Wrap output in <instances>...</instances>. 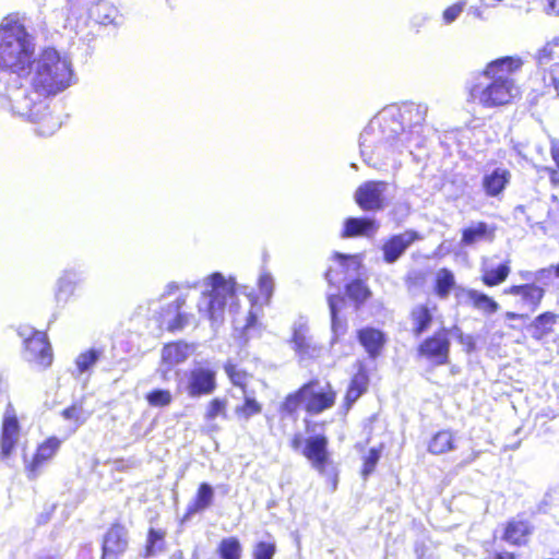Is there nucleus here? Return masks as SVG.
Returning <instances> with one entry per match:
<instances>
[{
	"label": "nucleus",
	"mask_w": 559,
	"mask_h": 559,
	"mask_svg": "<svg viewBox=\"0 0 559 559\" xmlns=\"http://www.w3.org/2000/svg\"><path fill=\"white\" fill-rule=\"evenodd\" d=\"M506 295L519 297V306L528 312H535L545 296V289L535 283L512 285L503 290Z\"/></svg>",
	"instance_id": "obj_13"
},
{
	"label": "nucleus",
	"mask_w": 559,
	"mask_h": 559,
	"mask_svg": "<svg viewBox=\"0 0 559 559\" xmlns=\"http://www.w3.org/2000/svg\"><path fill=\"white\" fill-rule=\"evenodd\" d=\"M241 550V545L236 537L223 539L218 547L222 559H240Z\"/></svg>",
	"instance_id": "obj_38"
},
{
	"label": "nucleus",
	"mask_w": 559,
	"mask_h": 559,
	"mask_svg": "<svg viewBox=\"0 0 559 559\" xmlns=\"http://www.w3.org/2000/svg\"><path fill=\"white\" fill-rule=\"evenodd\" d=\"M551 154L554 159L556 160L557 165L559 164V148L552 147Z\"/></svg>",
	"instance_id": "obj_64"
},
{
	"label": "nucleus",
	"mask_w": 559,
	"mask_h": 559,
	"mask_svg": "<svg viewBox=\"0 0 559 559\" xmlns=\"http://www.w3.org/2000/svg\"><path fill=\"white\" fill-rule=\"evenodd\" d=\"M362 393L364 392L361 391V389H357L356 386H352L349 384V386L347 389V393H346L347 403L352 404V403L356 402Z\"/></svg>",
	"instance_id": "obj_54"
},
{
	"label": "nucleus",
	"mask_w": 559,
	"mask_h": 559,
	"mask_svg": "<svg viewBox=\"0 0 559 559\" xmlns=\"http://www.w3.org/2000/svg\"><path fill=\"white\" fill-rule=\"evenodd\" d=\"M328 304L331 313L333 342H335L336 338L346 331V325L337 318V312L343 306L344 299L338 295H330L328 297Z\"/></svg>",
	"instance_id": "obj_34"
},
{
	"label": "nucleus",
	"mask_w": 559,
	"mask_h": 559,
	"mask_svg": "<svg viewBox=\"0 0 559 559\" xmlns=\"http://www.w3.org/2000/svg\"><path fill=\"white\" fill-rule=\"evenodd\" d=\"M216 388V372L207 367L192 369L188 377L187 392L197 397L211 394Z\"/></svg>",
	"instance_id": "obj_14"
},
{
	"label": "nucleus",
	"mask_w": 559,
	"mask_h": 559,
	"mask_svg": "<svg viewBox=\"0 0 559 559\" xmlns=\"http://www.w3.org/2000/svg\"><path fill=\"white\" fill-rule=\"evenodd\" d=\"M428 106L425 104L407 103L402 106H388L379 114L392 116L386 122L400 133L403 138H415L420 134L423 138V146L426 143V127L424 126Z\"/></svg>",
	"instance_id": "obj_6"
},
{
	"label": "nucleus",
	"mask_w": 559,
	"mask_h": 559,
	"mask_svg": "<svg viewBox=\"0 0 559 559\" xmlns=\"http://www.w3.org/2000/svg\"><path fill=\"white\" fill-rule=\"evenodd\" d=\"M302 444V437L300 435H295L292 439V448L294 450H298Z\"/></svg>",
	"instance_id": "obj_61"
},
{
	"label": "nucleus",
	"mask_w": 559,
	"mask_h": 559,
	"mask_svg": "<svg viewBox=\"0 0 559 559\" xmlns=\"http://www.w3.org/2000/svg\"><path fill=\"white\" fill-rule=\"evenodd\" d=\"M552 271H554L552 265L549 267L537 270L535 272V281L542 282V281L548 280Z\"/></svg>",
	"instance_id": "obj_55"
},
{
	"label": "nucleus",
	"mask_w": 559,
	"mask_h": 559,
	"mask_svg": "<svg viewBox=\"0 0 559 559\" xmlns=\"http://www.w3.org/2000/svg\"><path fill=\"white\" fill-rule=\"evenodd\" d=\"M558 316L546 311L537 316L528 325L531 336L536 341H542L545 336L552 332L554 325L557 323Z\"/></svg>",
	"instance_id": "obj_29"
},
{
	"label": "nucleus",
	"mask_w": 559,
	"mask_h": 559,
	"mask_svg": "<svg viewBox=\"0 0 559 559\" xmlns=\"http://www.w3.org/2000/svg\"><path fill=\"white\" fill-rule=\"evenodd\" d=\"M531 534V527L527 522L522 520L510 521L504 530L503 539L512 545H522Z\"/></svg>",
	"instance_id": "obj_30"
},
{
	"label": "nucleus",
	"mask_w": 559,
	"mask_h": 559,
	"mask_svg": "<svg viewBox=\"0 0 559 559\" xmlns=\"http://www.w3.org/2000/svg\"><path fill=\"white\" fill-rule=\"evenodd\" d=\"M186 304V294H180L176 300L168 304L159 313V326L174 333L197 324L194 314L183 310Z\"/></svg>",
	"instance_id": "obj_8"
},
{
	"label": "nucleus",
	"mask_w": 559,
	"mask_h": 559,
	"mask_svg": "<svg viewBox=\"0 0 559 559\" xmlns=\"http://www.w3.org/2000/svg\"><path fill=\"white\" fill-rule=\"evenodd\" d=\"M302 392L306 393V411L309 414H320L334 405L335 393L329 383L310 381L302 385Z\"/></svg>",
	"instance_id": "obj_9"
},
{
	"label": "nucleus",
	"mask_w": 559,
	"mask_h": 559,
	"mask_svg": "<svg viewBox=\"0 0 559 559\" xmlns=\"http://www.w3.org/2000/svg\"><path fill=\"white\" fill-rule=\"evenodd\" d=\"M466 8V1L460 0L452 5L448 7L442 12V22L444 25H450L455 22Z\"/></svg>",
	"instance_id": "obj_44"
},
{
	"label": "nucleus",
	"mask_w": 559,
	"mask_h": 559,
	"mask_svg": "<svg viewBox=\"0 0 559 559\" xmlns=\"http://www.w3.org/2000/svg\"><path fill=\"white\" fill-rule=\"evenodd\" d=\"M493 237L495 227H490L485 222H477L463 229L461 243L463 246H472L480 240L492 241Z\"/></svg>",
	"instance_id": "obj_28"
},
{
	"label": "nucleus",
	"mask_w": 559,
	"mask_h": 559,
	"mask_svg": "<svg viewBox=\"0 0 559 559\" xmlns=\"http://www.w3.org/2000/svg\"><path fill=\"white\" fill-rule=\"evenodd\" d=\"M522 67L514 57H503L491 61L483 76L471 88V97L485 108H495L512 103L521 95L520 86L513 74Z\"/></svg>",
	"instance_id": "obj_3"
},
{
	"label": "nucleus",
	"mask_w": 559,
	"mask_h": 559,
	"mask_svg": "<svg viewBox=\"0 0 559 559\" xmlns=\"http://www.w3.org/2000/svg\"><path fill=\"white\" fill-rule=\"evenodd\" d=\"M218 416L226 417V402L219 399H214L207 406L205 419L213 420Z\"/></svg>",
	"instance_id": "obj_47"
},
{
	"label": "nucleus",
	"mask_w": 559,
	"mask_h": 559,
	"mask_svg": "<svg viewBox=\"0 0 559 559\" xmlns=\"http://www.w3.org/2000/svg\"><path fill=\"white\" fill-rule=\"evenodd\" d=\"M292 343L300 359L318 357L322 352V347L318 346L308 335V328L304 322L294 324Z\"/></svg>",
	"instance_id": "obj_18"
},
{
	"label": "nucleus",
	"mask_w": 559,
	"mask_h": 559,
	"mask_svg": "<svg viewBox=\"0 0 559 559\" xmlns=\"http://www.w3.org/2000/svg\"><path fill=\"white\" fill-rule=\"evenodd\" d=\"M214 499V489L207 483H202L197 491L194 500L188 506L187 515L202 512L210 508Z\"/></svg>",
	"instance_id": "obj_31"
},
{
	"label": "nucleus",
	"mask_w": 559,
	"mask_h": 559,
	"mask_svg": "<svg viewBox=\"0 0 559 559\" xmlns=\"http://www.w3.org/2000/svg\"><path fill=\"white\" fill-rule=\"evenodd\" d=\"M38 331H35L31 326H23L19 330V335L24 338V344H26V337H33L34 333H37Z\"/></svg>",
	"instance_id": "obj_57"
},
{
	"label": "nucleus",
	"mask_w": 559,
	"mask_h": 559,
	"mask_svg": "<svg viewBox=\"0 0 559 559\" xmlns=\"http://www.w3.org/2000/svg\"><path fill=\"white\" fill-rule=\"evenodd\" d=\"M358 340L371 358H376L380 355L386 341L384 333L373 328L359 330Z\"/></svg>",
	"instance_id": "obj_26"
},
{
	"label": "nucleus",
	"mask_w": 559,
	"mask_h": 559,
	"mask_svg": "<svg viewBox=\"0 0 559 559\" xmlns=\"http://www.w3.org/2000/svg\"><path fill=\"white\" fill-rule=\"evenodd\" d=\"M194 352V346L185 342L169 343L163 347L162 365L167 366V370L174 366L185 362Z\"/></svg>",
	"instance_id": "obj_21"
},
{
	"label": "nucleus",
	"mask_w": 559,
	"mask_h": 559,
	"mask_svg": "<svg viewBox=\"0 0 559 559\" xmlns=\"http://www.w3.org/2000/svg\"><path fill=\"white\" fill-rule=\"evenodd\" d=\"M24 345L25 360L39 367H48L51 364V348L44 332H37L33 334V337H26Z\"/></svg>",
	"instance_id": "obj_12"
},
{
	"label": "nucleus",
	"mask_w": 559,
	"mask_h": 559,
	"mask_svg": "<svg viewBox=\"0 0 559 559\" xmlns=\"http://www.w3.org/2000/svg\"><path fill=\"white\" fill-rule=\"evenodd\" d=\"M258 285L265 304H269L274 289V280L272 275L267 272H262L259 276Z\"/></svg>",
	"instance_id": "obj_45"
},
{
	"label": "nucleus",
	"mask_w": 559,
	"mask_h": 559,
	"mask_svg": "<svg viewBox=\"0 0 559 559\" xmlns=\"http://www.w3.org/2000/svg\"><path fill=\"white\" fill-rule=\"evenodd\" d=\"M306 393L302 392V386L295 393L288 394L281 405V412L287 415H293L301 405L306 407Z\"/></svg>",
	"instance_id": "obj_39"
},
{
	"label": "nucleus",
	"mask_w": 559,
	"mask_h": 559,
	"mask_svg": "<svg viewBox=\"0 0 559 559\" xmlns=\"http://www.w3.org/2000/svg\"><path fill=\"white\" fill-rule=\"evenodd\" d=\"M103 349L100 348H90L85 352H82L75 358V367L79 374H84L90 372L91 369L97 364L103 355Z\"/></svg>",
	"instance_id": "obj_35"
},
{
	"label": "nucleus",
	"mask_w": 559,
	"mask_h": 559,
	"mask_svg": "<svg viewBox=\"0 0 559 559\" xmlns=\"http://www.w3.org/2000/svg\"><path fill=\"white\" fill-rule=\"evenodd\" d=\"M129 545L128 531L123 525H112L104 536L102 559H119Z\"/></svg>",
	"instance_id": "obj_15"
},
{
	"label": "nucleus",
	"mask_w": 559,
	"mask_h": 559,
	"mask_svg": "<svg viewBox=\"0 0 559 559\" xmlns=\"http://www.w3.org/2000/svg\"><path fill=\"white\" fill-rule=\"evenodd\" d=\"M165 534L162 531L151 528L147 534L143 557L145 559L156 556L163 550Z\"/></svg>",
	"instance_id": "obj_37"
},
{
	"label": "nucleus",
	"mask_w": 559,
	"mask_h": 559,
	"mask_svg": "<svg viewBox=\"0 0 559 559\" xmlns=\"http://www.w3.org/2000/svg\"><path fill=\"white\" fill-rule=\"evenodd\" d=\"M379 228L378 223L374 218L370 217H348L344 222V228L342 231L343 238H353L365 236L369 237L373 235Z\"/></svg>",
	"instance_id": "obj_24"
},
{
	"label": "nucleus",
	"mask_w": 559,
	"mask_h": 559,
	"mask_svg": "<svg viewBox=\"0 0 559 559\" xmlns=\"http://www.w3.org/2000/svg\"><path fill=\"white\" fill-rule=\"evenodd\" d=\"M82 282V273L75 269H66L61 272L56 282V299L67 301Z\"/></svg>",
	"instance_id": "obj_23"
},
{
	"label": "nucleus",
	"mask_w": 559,
	"mask_h": 559,
	"mask_svg": "<svg viewBox=\"0 0 559 559\" xmlns=\"http://www.w3.org/2000/svg\"><path fill=\"white\" fill-rule=\"evenodd\" d=\"M547 13L559 14V0H547Z\"/></svg>",
	"instance_id": "obj_58"
},
{
	"label": "nucleus",
	"mask_w": 559,
	"mask_h": 559,
	"mask_svg": "<svg viewBox=\"0 0 559 559\" xmlns=\"http://www.w3.org/2000/svg\"><path fill=\"white\" fill-rule=\"evenodd\" d=\"M379 459H380V450H378L376 448L370 449L368 454L365 457L364 469H362L364 476H368L369 474H371L373 472Z\"/></svg>",
	"instance_id": "obj_50"
},
{
	"label": "nucleus",
	"mask_w": 559,
	"mask_h": 559,
	"mask_svg": "<svg viewBox=\"0 0 559 559\" xmlns=\"http://www.w3.org/2000/svg\"><path fill=\"white\" fill-rule=\"evenodd\" d=\"M479 455H480V451L473 450L465 459L462 460L460 465L466 466L468 464H472L479 457Z\"/></svg>",
	"instance_id": "obj_56"
},
{
	"label": "nucleus",
	"mask_w": 559,
	"mask_h": 559,
	"mask_svg": "<svg viewBox=\"0 0 559 559\" xmlns=\"http://www.w3.org/2000/svg\"><path fill=\"white\" fill-rule=\"evenodd\" d=\"M225 371L230 379L231 383L236 386H239L242 389L243 393L246 394V385L250 379V376L242 369L238 368L236 365H233L228 362L225 366Z\"/></svg>",
	"instance_id": "obj_41"
},
{
	"label": "nucleus",
	"mask_w": 559,
	"mask_h": 559,
	"mask_svg": "<svg viewBox=\"0 0 559 559\" xmlns=\"http://www.w3.org/2000/svg\"><path fill=\"white\" fill-rule=\"evenodd\" d=\"M452 450H454V435L451 430H441L437 432L428 444V451L436 455H440Z\"/></svg>",
	"instance_id": "obj_33"
},
{
	"label": "nucleus",
	"mask_w": 559,
	"mask_h": 559,
	"mask_svg": "<svg viewBox=\"0 0 559 559\" xmlns=\"http://www.w3.org/2000/svg\"><path fill=\"white\" fill-rule=\"evenodd\" d=\"M415 551L417 559H438L435 552L425 545H417Z\"/></svg>",
	"instance_id": "obj_52"
},
{
	"label": "nucleus",
	"mask_w": 559,
	"mask_h": 559,
	"mask_svg": "<svg viewBox=\"0 0 559 559\" xmlns=\"http://www.w3.org/2000/svg\"><path fill=\"white\" fill-rule=\"evenodd\" d=\"M481 281L488 287L502 284L511 272L510 260L493 265L488 259H484L480 265Z\"/></svg>",
	"instance_id": "obj_25"
},
{
	"label": "nucleus",
	"mask_w": 559,
	"mask_h": 559,
	"mask_svg": "<svg viewBox=\"0 0 559 559\" xmlns=\"http://www.w3.org/2000/svg\"><path fill=\"white\" fill-rule=\"evenodd\" d=\"M23 76L28 79V85L9 87L0 104L13 115L36 123L38 134L52 135L61 121L52 114L50 100L75 83L72 61L57 49L47 47L36 55Z\"/></svg>",
	"instance_id": "obj_1"
},
{
	"label": "nucleus",
	"mask_w": 559,
	"mask_h": 559,
	"mask_svg": "<svg viewBox=\"0 0 559 559\" xmlns=\"http://www.w3.org/2000/svg\"><path fill=\"white\" fill-rule=\"evenodd\" d=\"M61 445V440L57 437H50L37 447L32 461L26 465L28 478H36L57 454Z\"/></svg>",
	"instance_id": "obj_16"
},
{
	"label": "nucleus",
	"mask_w": 559,
	"mask_h": 559,
	"mask_svg": "<svg viewBox=\"0 0 559 559\" xmlns=\"http://www.w3.org/2000/svg\"><path fill=\"white\" fill-rule=\"evenodd\" d=\"M92 17L100 25L116 28L124 23V16L117 7L108 1H99L91 11Z\"/></svg>",
	"instance_id": "obj_22"
},
{
	"label": "nucleus",
	"mask_w": 559,
	"mask_h": 559,
	"mask_svg": "<svg viewBox=\"0 0 559 559\" xmlns=\"http://www.w3.org/2000/svg\"><path fill=\"white\" fill-rule=\"evenodd\" d=\"M519 276L523 280V281H526L528 283H535L536 284V281H535V272H532V271H520L519 272Z\"/></svg>",
	"instance_id": "obj_59"
},
{
	"label": "nucleus",
	"mask_w": 559,
	"mask_h": 559,
	"mask_svg": "<svg viewBox=\"0 0 559 559\" xmlns=\"http://www.w3.org/2000/svg\"><path fill=\"white\" fill-rule=\"evenodd\" d=\"M35 37L28 33L24 19L9 14L0 22V69L23 76L36 57Z\"/></svg>",
	"instance_id": "obj_5"
},
{
	"label": "nucleus",
	"mask_w": 559,
	"mask_h": 559,
	"mask_svg": "<svg viewBox=\"0 0 559 559\" xmlns=\"http://www.w3.org/2000/svg\"><path fill=\"white\" fill-rule=\"evenodd\" d=\"M506 318L508 320H516V319L525 320L528 318V313H518V312H513V311H508V312H506Z\"/></svg>",
	"instance_id": "obj_60"
},
{
	"label": "nucleus",
	"mask_w": 559,
	"mask_h": 559,
	"mask_svg": "<svg viewBox=\"0 0 559 559\" xmlns=\"http://www.w3.org/2000/svg\"><path fill=\"white\" fill-rule=\"evenodd\" d=\"M336 259L340 261V264L342 266H344L345 262L350 260L352 262H354V258L352 257H347V255H344V254H341V253H336L335 254Z\"/></svg>",
	"instance_id": "obj_62"
},
{
	"label": "nucleus",
	"mask_w": 559,
	"mask_h": 559,
	"mask_svg": "<svg viewBox=\"0 0 559 559\" xmlns=\"http://www.w3.org/2000/svg\"><path fill=\"white\" fill-rule=\"evenodd\" d=\"M466 300L473 305L477 310L486 313L492 314L498 311L499 305L496 300H493L488 295L480 293L476 289H466L464 290Z\"/></svg>",
	"instance_id": "obj_32"
},
{
	"label": "nucleus",
	"mask_w": 559,
	"mask_h": 559,
	"mask_svg": "<svg viewBox=\"0 0 559 559\" xmlns=\"http://www.w3.org/2000/svg\"><path fill=\"white\" fill-rule=\"evenodd\" d=\"M145 399L153 407H165L173 402V394L169 390L155 389L148 392Z\"/></svg>",
	"instance_id": "obj_40"
},
{
	"label": "nucleus",
	"mask_w": 559,
	"mask_h": 559,
	"mask_svg": "<svg viewBox=\"0 0 559 559\" xmlns=\"http://www.w3.org/2000/svg\"><path fill=\"white\" fill-rule=\"evenodd\" d=\"M367 376L362 372H358L352 379L350 385L356 386L357 389H361V391L365 392L367 389Z\"/></svg>",
	"instance_id": "obj_53"
},
{
	"label": "nucleus",
	"mask_w": 559,
	"mask_h": 559,
	"mask_svg": "<svg viewBox=\"0 0 559 559\" xmlns=\"http://www.w3.org/2000/svg\"><path fill=\"white\" fill-rule=\"evenodd\" d=\"M411 213V205L408 202H396L391 211L393 218L397 222L404 221Z\"/></svg>",
	"instance_id": "obj_51"
},
{
	"label": "nucleus",
	"mask_w": 559,
	"mask_h": 559,
	"mask_svg": "<svg viewBox=\"0 0 559 559\" xmlns=\"http://www.w3.org/2000/svg\"><path fill=\"white\" fill-rule=\"evenodd\" d=\"M275 544L260 542L253 549V559H272L275 555Z\"/></svg>",
	"instance_id": "obj_49"
},
{
	"label": "nucleus",
	"mask_w": 559,
	"mask_h": 559,
	"mask_svg": "<svg viewBox=\"0 0 559 559\" xmlns=\"http://www.w3.org/2000/svg\"><path fill=\"white\" fill-rule=\"evenodd\" d=\"M437 310L436 306L417 305L411 312L412 331L415 336H419L431 325L433 313Z\"/></svg>",
	"instance_id": "obj_27"
},
{
	"label": "nucleus",
	"mask_w": 559,
	"mask_h": 559,
	"mask_svg": "<svg viewBox=\"0 0 559 559\" xmlns=\"http://www.w3.org/2000/svg\"><path fill=\"white\" fill-rule=\"evenodd\" d=\"M540 64H547L549 61H554L555 64L559 66V40L548 43L538 55Z\"/></svg>",
	"instance_id": "obj_42"
},
{
	"label": "nucleus",
	"mask_w": 559,
	"mask_h": 559,
	"mask_svg": "<svg viewBox=\"0 0 559 559\" xmlns=\"http://www.w3.org/2000/svg\"><path fill=\"white\" fill-rule=\"evenodd\" d=\"M20 438V424L15 408L11 403L5 407L1 428V456L8 457L13 452Z\"/></svg>",
	"instance_id": "obj_10"
},
{
	"label": "nucleus",
	"mask_w": 559,
	"mask_h": 559,
	"mask_svg": "<svg viewBox=\"0 0 559 559\" xmlns=\"http://www.w3.org/2000/svg\"><path fill=\"white\" fill-rule=\"evenodd\" d=\"M199 287L201 296L197 307L200 316L210 320L212 326L219 324L224 320L226 306L231 307L236 297V283L231 277L226 278L222 273L215 272L201 282H170L165 286L162 297L171 296L180 289Z\"/></svg>",
	"instance_id": "obj_4"
},
{
	"label": "nucleus",
	"mask_w": 559,
	"mask_h": 559,
	"mask_svg": "<svg viewBox=\"0 0 559 559\" xmlns=\"http://www.w3.org/2000/svg\"><path fill=\"white\" fill-rule=\"evenodd\" d=\"M454 275L448 269H440L436 275V294L440 298H447L454 286Z\"/></svg>",
	"instance_id": "obj_36"
},
{
	"label": "nucleus",
	"mask_w": 559,
	"mask_h": 559,
	"mask_svg": "<svg viewBox=\"0 0 559 559\" xmlns=\"http://www.w3.org/2000/svg\"><path fill=\"white\" fill-rule=\"evenodd\" d=\"M420 356L432 360L437 365H444L449 360L450 341L444 329L426 338L418 347Z\"/></svg>",
	"instance_id": "obj_11"
},
{
	"label": "nucleus",
	"mask_w": 559,
	"mask_h": 559,
	"mask_svg": "<svg viewBox=\"0 0 559 559\" xmlns=\"http://www.w3.org/2000/svg\"><path fill=\"white\" fill-rule=\"evenodd\" d=\"M511 180V173L503 167H496L486 173L481 179V186L487 197L497 198L507 188Z\"/></svg>",
	"instance_id": "obj_19"
},
{
	"label": "nucleus",
	"mask_w": 559,
	"mask_h": 559,
	"mask_svg": "<svg viewBox=\"0 0 559 559\" xmlns=\"http://www.w3.org/2000/svg\"><path fill=\"white\" fill-rule=\"evenodd\" d=\"M255 321H257L255 316L252 312H250L248 320H247L246 329L247 330L250 329L254 324Z\"/></svg>",
	"instance_id": "obj_63"
},
{
	"label": "nucleus",
	"mask_w": 559,
	"mask_h": 559,
	"mask_svg": "<svg viewBox=\"0 0 559 559\" xmlns=\"http://www.w3.org/2000/svg\"><path fill=\"white\" fill-rule=\"evenodd\" d=\"M346 293L349 298L357 302H364L370 295L368 287L359 280L349 283Z\"/></svg>",
	"instance_id": "obj_43"
},
{
	"label": "nucleus",
	"mask_w": 559,
	"mask_h": 559,
	"mask_svg": "<svg viewBox=\"0 0 559 559\" xmlns=\"http://www.w3.org/2000/svg\"><path fill=\"white\" fill-rule=\"evenodd\" d=\"M62 416L67 420L74 421L76 427L83 425L87 419V416H86L85 412L83 411V408L78 407L75 405L63 409Z\"/></svg>",
	"instance_id": "obj_48"
},
{
	"label": "nucleus",
	"mask_w": 559,
	"mask_h": 559,
	"mask_svg": "<svg viewBox=\"0 0 559 559\" xmlns=\"http://www.w3.org/2000/svg\"><path fill=\"white\" fill-rule=\"evenodd\" d=\"M390 183L383 180H367L356 189L354 200L366 212L382 211L388 206Z\"/></svg>",
	"instance_id": "obj_7"
},
{
	"label": "nucleus",
	"mask_w": 559,
	"mask_h": 559,
	"mask_svg": "<svg viewBox=\"0 0 559 559\" xmlns=\"http://www.w3.org/2000/svg\"><path fill=\"white\" fill-rule=\"evenodd\" d=\"M261 405L248 395H245V403L242 406L236 408V413L242 415L245 418H250L253 415L261 413Z\"/></svg>",
	"instance_id": "obj_46"
},
{
	"label": "nucleus",
	"mask_w": 559,
	"mask_h": 559,
	"mask_svg": "<svg viewBox=\"0 0 559 559\" xmlns=\"http://www.w3.org/2000/svg\"><path fill=\"white\" fill-rule=\"evenodd\" d=\"M391 116L378 114L360 134V155L362 160L372 168L380 169L390 164L394 165L405 151L413 154L414 148L423 147V138H403L395 131L386 119Z\"/></svg>",
	"instance_id": "obj_2"
},
{
	"label": "nucleus",
	"mask_w": 559,
	"mask_h": 559,
	"mask_svg": "<svg viewBox=\"0 0 559 559\" xmlns=\"http://www.w3.org/2000/svg\"><path fill=\"white\" fill-rule=\"evenodd\" d=\"M328 440L324 436L317 435L306 440L302 454L312 463V466L322 472L328 459Z\"/></svg>",
	"instance_id": "obj_20"
},
{
	"label": "nucleus",
	"mask_w": 559,
	"mask_h": 559,
	"mask_svg": "<svg viewBox=\"0 0 559 559\" xmlns=\"http://www.w3.org/2000/svg\"><path fill=\"white\" fill-rule=\"evenodd\" d=\"M420 239V236L415 230H406L389 238L382 246L383 260L388 264L396 262L407 248Z\"/></svg>",
	"instance_id": "obj_17"
}]
</instances>
